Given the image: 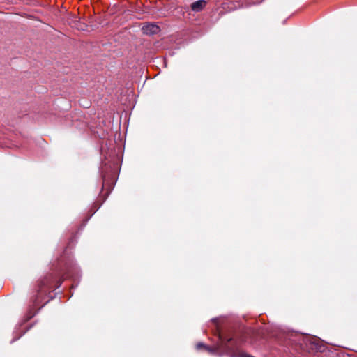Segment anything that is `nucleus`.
I'll list each match as a JSON object with an SVG mask.
<instances>
[{
	"instance_id": "1",
	"label": "nucleus",
	"mask_w": 357,
	"mask_h": 357,
	"mask_svg": "<svg viewBox=\"0 0 357 357\" xmlns=\"http://www.w3.org/2000/svg\"><path fill=\"white\" fill-rule=\"evenodd\" d=\"M55 280L56 277L52 273H48L38 282L37 294L32 298L35 305L38 304L39 299L42 296L47 294L49 290L54 287V282Z\"/></svg>"
},
{
	"instance_id": "5",
	"label": "nucleus",
	"mask_w": 357,
	"mask_h": 357,
	"mask_svg": "<svg viewBox=\"0 0 357 357\" xmlns=\"http://www.w3.org/2000/svg\"><path fill=\"white\" fill-rule=\"evenodd\" d=\"M102 179H103L102 188H104L107 185V178L105 174L102 175Z\"/></svg>"
},
{
	"instance_id": "2",
	"label": "nucleus",
	"mask_w": 357,
	"mask_h": 357,
	"mask_svg": "<svg viewBox=\"0 0 357 357\" xmlns=\"http://www.w3.org/2000/svg\"><path fill=\"white\" fill-rule=\"evenodd\" d=\"M142 31L145 35L153 36L158 34L160 32V29L156 24L150 22L144 24Z\"/></svg>"
},
{
	"instance_id": "4",
	"label": "nucleus",
	"mask_w": 357,
	"mask_h": 357,
	"mask_svg": "<svg viewBox=\"0 0 357 357\" xmlns=\"http://www.w3.org/2000/svg\"><path fill=\"white\" fill-rule=\"evenodd\" d=\"M197 349H201V348H203L204 349H210V347L207 346V345H205L203 343H198L197 344Z\"/></svg>"
},
{
	"instance_id": "3",
	"label": "nucleus",
	"mask_w": 357,
	"mask_h": 357,
	"mask_svg": "<svg viewBox=\"0 0 357 357\" xmlns=\"http://www.w3.org/2000/svg\"><path fill=\"white\" fill-rule=\"evenodd\" d=\"M206 5V1L205 0H199L195 2H193L190 7L192 10L194 12H199L204 9V8Z\"/></svg>"
}]
</instances>
